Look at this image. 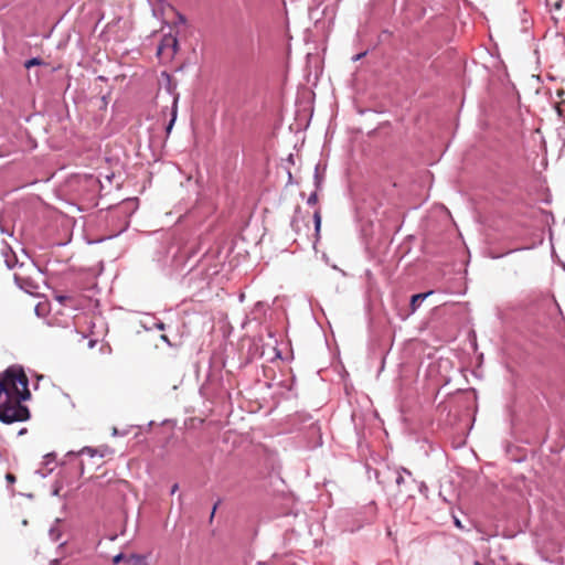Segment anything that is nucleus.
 I'll return each mask as SVG.
<instances>
[{
	"label": "nucleus",
	"mask_w": 565,
	"mask_h": 565,
	"mask_svg": "<svg viewBox=\"0 0 565 565\" xmlns=\"http://www.w3.org/2000/svg\"><path fill=\"white\" fill-rule=\"evenodd\" d=\"M131 561H135L137 563H140L142 561V557L139 556V555H130L128 558H127V562H131Z\"/></svg>",
	"instance_id": "12"
},
{
	"label": "nucleus",
	"mask_w": 565,
	"mask_h": 565,
	"mask_svg": "<svg viewBox=\"0 0 565 565\" xmlns=\"http://www.w3.org/2000/svg\"><path fill=\"white\" fill-rule=\"evenodd\" d=\"M81 466H82V471L84 470V462L82 461L81 462Z\"/></svg>",
	"instance_id": "20"
},
{
	"label": "nucleus",
	"mask_w": 565,
	"mask_h": 565,
	"mask_svg": "<svg viewBox=\"0 0 565 565\" xmlns=\"http://www.w3.org/2000/svg\"><path fill=\"white\" fill-rule=\"evenodd\" d=\"M403 471H404L405 473L409 475V476L412 475V473H411V471H408V470H406V469H403Z\"/></svg>",
	"instance_id": "17"
},
{
	"label": "nucleus",
	"mask_w": 565,
	"mask_h": 565,
	"mask_svg": "<svg viewBox=\"0 0 565 565\" xmlns=\"http://www.w3.org/2000/svg\"><path fill=\"white\" fill-rule=\"evenodd\" d=\"M308 204H311V205H315L317 202H318V194L316 192H313L309 198H308Z\"/></svg>",
	"instance_id": "9"
},
{
	"label": "nucleus",
	"mask_w": 565,
	"mask_h": 565,
	"mask_svg": "<svg viewBox=\"0 0 565 565\" xmlns=\"http://www.w3.org/2000/svg\"><path fill=\"white\" fill-rule=\"evenodd\" d=\"M215 511H216V507H214V508H213V511H212V515H211V518H213V515H214Z\"/></svg>",
	"instance_id": "16"
},
{
	"label": "nucleus",
	"mask_w": 565,
	"mask_h": 565,
	"mask_svg": "<svg viewBox=\"0 0 565 565\" xmlns=\"http://www.w3.org/2000/svg\"><path fill=\"white\" fill-rule=\"evenodd\" d=\"M178 489H179L178 483H174V484L172 486V488H171V494L175 493V492L178 491Z\"/></svg>",
	"instance_id": "15"
},
{
	"label": "nucleus",
	"mask_w": 565,
	"mask_h": 565,
	"mask_svg": "<svg viewBox=\"0 0 565 565\" xmlns=\"http://www.w3.org/2000/svg\"><path fill=\"white\" fill-rule=\"evenodd\" d=\"M113 454H114V450L110 449L108 446H103L97 449L86 447L81 451L82 456L87 455L89 458H94L95 456H98L100 459L106 456H110Z\"/></svg>",
	"instance_id": "4"
},
{
	"label": "nucleus",
	"mask_w": 565,
	"mask_h": 565,
	"mask_svg": "<svg viewBox=\"0 0 565 565\" xmlns=\"http://www.w3.org/2000/svg\"><path fill=\"white\" fill-rule=\"evenodd\" d=\"M309 221V215H302L301 211L297 210L291 221V226L294 231L299 234L302 231L301 224H303L308 232L310 231Z\"/></svg>",
	"instance_id": "3"
},
{
	"label": "nucleus",
	"mask_w": 565,
	"mask_h": 565,
	"mask_svg": "<svg viewBox=\"0 0 565 565\" xmlns=\"http://www.w3.org/2000/svg\"><path fill=\"white\" fill-rule=\"evenodd\" d=\"M454 523L458 529H463V525L461 524V521L459 519L455 518Z\"/></svg>",
	"instance_id": "14"
},
{
	"label": "nucleus",
	"mask_w": 565,
	"mask_h": 565,
	"mask_svg": "<svg viewBox=\"0 0 565 565\" xmlns=\"http://www.w3.org/2000/svg\"><path fill=\"white\" fill-rule=\"evenodd\" d=\"M395 482H396V484L398 487H401V484L404 482V477H403V475L399 471L397 472V477H396Z\"/></svg>",
	"instance_id": "13"
},
{
	"label": "nucleus",
	"mask_w": 565,
	"mask_h": 565,
	"mask_svg": "<svg viewBox=\"0 0 565 565\" xmlns=\"http://www.w3.org/2000/svg\"><path fill=\"white\" fill-rule=\"evenodd\" d=\"M6 479H7V481H8L9 483H11V484H12V483H14V482L17 481L15 476H14L13 473H10V472L6 475Z\"/></svg>",
	"instance_id": "11"
},
{
	"label": "nucleus",
	"mask_w": 565,
	"mask_h": 565,
	"mask_svg": "<svg viewBox=\"0 0 565 565\" xmlns=\"http://www.w3.org/2000/svg\"><path fill=\"white\" fill-rule=\"evenodd\" d=\"M430 294H433V291H428V292H424V294H417V295L412 296V299H411L412 311H415L419 307L422 301L426 297H428Z\"/></svg>",
	"instance_id": "5"
},
{
	"label": "nucleus",
	"mask_w": 565,
	"mask_h": 565,
	"mask_svg": "<svg viewBox=\"0 0 565 565\" xmlns=\"http://www.w3.org/2000/svg\"><path fill=\"white\" fill-rule=\"evenodd\" d=\"M178 47H179V42H178L177 36L171 33L166 34V35H163V38L158 46L157 54L161 58L170 61L174 57L175 53L178 52Z\"/></svg>",
	"instance_id": "2"
},
{
	"label": "nucleus",
	"mask_w": 565,
	"mask_h": 565,
	"mask_svg": "<svg viewBox=\"0 0 565 565\" xmlns=\"http://www.w3.org/2000/svg\"><path fill=\"white\" fill-rule=\"evenodd\" d=\"M177 110H178V99H177V98H174V100H173V105H172V114H171V115H172V118H171V120H170V122H169V125H168V127H167V132H168V134L171 131V129H172V127H173V124H174V121H175V118H177Z\"/></svg>",
	"instance_id": "6"
},
{
	"label": "nucleus",
	"mask_w": 565,
	"mask_h": 565,
	"mask_svg": "<svg viewBox=\"0 0 565 565\" xmlns=\"http://www.w3.org/2000/svg\"><path fill=\"white\" fill-rule=\"evenodd\" d=\"M30 397L29 381L22 369L9 367L0 373V420L4 424L23 422L29 409L22 401Z\"/></svg>",
	"instance_id": "1"
},
{
	"label": "nucleus",
	"mask_w": 565,
	"mask_h": 565,
	"mask_svg": "<svg viewBox=\"0 0 565 565\" xmlns=\"http://www.w3.org/2000/svg\"><path fill=\"white\" fill-rule=\"evenodd\" d=\"M475 565H482V564L479 561H476Z\"/></svg>",
	"instance_id": "19"
},
{
	"label": "nucleus",
	"mask_w": 565,
	"mask_h": 565,
	"mask_svg": "<svg viewBox=\"0 0 565 565\" xmlns=\"http://www.w3.org/2000/svg\"><path fill=\"white\" fill-rule=\"evenodd\" d=\"M41 64H43V62H42L40 58H38V57H33V58H31V60H28V61L24 63V67L29 70V68H31L32 66L41 65Z\"/></svg>",
	"instance_id": "8"
},
{
	"label": "nucleus",
	"mask_w": 565,
	"mask_h": 565,
	"mask_svg": "<svg viewBox=\"0 0 565 565\" xmlns=\"http://www.w3.org/2000/svg\"><path fill=\"white\" fill-rule=\"evenodd\" d=\"M121 561H127V558L125 557L124 554H118V555L114 556V558H113V563L115 565L119 564Z\"/></svg>",
	"instance_id": "10"
},
{
	"label": "nucleus",
	"mask_w": 565,
	"mask_h": 565,
	"mask_svg": "<svg viewBox=\"0 0 565 565\" xmlns=\"http://www.w3.org/2000/svg\"><path fill=\"white\" fill-rule=\"evenodd\" d=\"M162 339L167 342H169L168 338L166 335H162Z\"/></svg>",
	"instance_id": "18"
},
{
	"label": "nucleus",
	"mask_w": 565,
	"mask_h": 565,
	"mask_svg": "<svg viewBox=\"0 0 565 565\" xmlns=\"http://www.w3.org/2000/svg\"><path fill=\"white\" fill-rule=\"evenodd\" d=\"M313 222H315V231H316V235L319 234L320 232V227H321V214H320V211L317 210L315 213H313Z\"/></svg>",
	"instance_id": "7"
}]
</instances>
